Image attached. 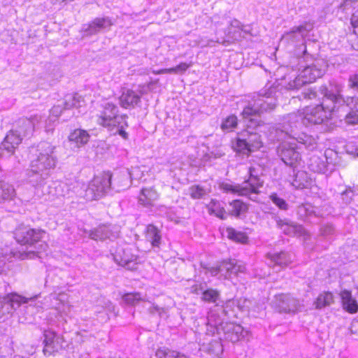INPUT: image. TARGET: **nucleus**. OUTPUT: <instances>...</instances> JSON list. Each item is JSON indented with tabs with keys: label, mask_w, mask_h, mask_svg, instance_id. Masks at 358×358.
I'll return each mask as SVG.
<instances>
[{
	"label": "nucleus",
	"mask_w": 358,
	"mask_h": 358,
	"mask_svg": "<svg viewBox=\"0 0 358 358\" xmlns=\"http://www.w3.org/2000/svg\"><path fill=\"white\" fill-rule=\"evenodd\" d=\"M257 117H252L249 119H245V120L248 121L249 123V126L253 128H257L259 127L263 126L264 122L260 119L256 118Z\"/></svg>",
	"instance_id": "58836bf2"
},
{
	"label": "nucleus",
	"mask_w": 358,
	"mask_h": 358,
	"mask_svg": "<svg viewBox=\"0 0 358 358\" xmlns=\"http://www.w3.org/2000/svg\"><path fill=\"white\" fill-rule=\"evenodd\" d=\"M253 138L247 141L236 136L231 141L232 150L238 155L250 157L251 153L260 150L264 146L261 136L257 133L252 134Z\"/></svg>",
	"instance_id": "7ed1b4c3"
},
{
	"label": "nucleus",
	"mask_w": 358,
	"mask_h": 358,
	"mask_svg": "<svg viewBox=\"0 0 358 358\" xmlns=\"http://www.w3.org/2000/svg\"><path fill=\"white\" fill-rule=\"evenodd\" d=\"M191 66H192L191 63L180 62L177 66L171 68V73H183Z\"/></svg>",
	"instance_id": "e433bc0d"
},
{
	"label": "nucleus",
	"mask_w": 358,
	"mask_h": 358,
	"mask_svg": "<svg viewBox=\"0 0 358 358\" xmlns=\"http://www.w3.org/2000/svg\"><path fill=\"white\" fill-rule=\"evenodd\" d=\"M127 117V115H118V109L115 103H108L98 116L97 122L99 125L104 127H117L120 123L117 120L121 118L124 120V126L127 127L128 124L125 120Z\"/></svg>",
	"instance_id": "423d86ee"
},
{
	"label": "nucleus",
	"mask_w": 358,
	"mask_h": 358,
	"mask_svg": "<svg viewBox=\"0 0 358 358\" xmlns=\"http://www.w3.org/2000/svg\"><path fill=\"white\" fill-rule=\"evenodd\" d=\"M262 111L260 109L255 108L252 106H246L243 108L241 115L243 120L249 119L252 117H260Z\"/></svg>",
	"instance_id": "473e14b6"
},
{
	"label": "nucleus",
	"mask_w": 358,
	"mask_h": 358,
	"mask_svg": "<svg viewBox=\"0 0 358 358\" xmlns=\"http://www.w3.org/2000/svg\"><path fill=\"white\" fill-rule=\"evenodd\" d=\"M346 102L348 106L355 105L357 107L345 115V122L349 124H356L358 123V97H348Z\"/></svg>",
	"instance_id": "aec40b11"
},
{
	"label": "nucleus",
	"mask_w": 358,
	"mask_h": 358,
	"mask_svg": "<svg viewBox=\"0 0 358 358\" xmlns=\"http://www.w3.org/2000/svg\"><path fill=\"white\" fill-rule=\"evenodd\" d=\"M342 101L343 97L340 93L327 92L320 104L303 108L302 114L309 122L321 124L331 118L333 113L336 109V104Z\"/></svg>",
	"instance_id": "f257e3e1"
},
{
	"label": "nucleus",
	"mask_w": 358,
	"mask_h": 358,
	"mask_svg": "<svg viewBox=\"0 0 358 358\" xmlns=\"http://www.w3.org/2000/svg\"><path fill=\"white\" fill-rule=\"evenodd\" d=\"M153 73L156 75L164 74V73H171V68L159 69L157 71H154Z\"/></svg>",
	"instance_id": "c03bdc74"
},
{
	"label": "nucleus",
	"mask_w": 358,
	"mask_h": 358,
	"mask_svg": "<svg viewBox=\"0 0 358 358\" xmlns=\"http://www.w3.org/2000/svg\"><path fill=\"white\" fill-rule=\"evenodd\" d=\"M352 47L355 50H358V36H356V38L352 41Z\"/></svg>",
	"instance_id": "49530a36"
},
{
	"label": "nucleus",
	"mask_w": 358,
	"mask_h": 358,
	"mask_svg": "<svg viewBox=\"0 0 358 358\" xmlns=\"http://www.w3.org/2000/svg\"><path fill=\"white\" fill-rule=\"evenodd\" d=\"M302 95L304 99H312L316 97L317 92L314 90L309 89L306 92H303Z\"/></svg>",
	"instance_id": "79ce46f5"
},
{
	"label": "nucleus",
	"mask_w": 358,
	"mask_h": 358,
	"mask_svg": "<svg viewBox=\"0 0 358 358\" xmlns=\"http://www.w3.org/2000/svg\"><path fill=\"white\" fill-rule=\"evenodd\" d=\"M341 303L343 309L350 314H355L358 312V303L352 296V292L348 289H343L339 292Z\"/></svg>",
	"instance_id": "ddd939ff"
},
{
	"label": "nucleus",
	"mask_w": 358,
	"mask_h": 358,
	"mask_svg": "<svg viewBox=\"0 0 358 358\" xmlns=\"http://www.w3.org/2000/svg\"><path fill=\"white\" fill-rule=\"evenodd\" d=\"M297 300L289 293H280L275 296L274 306L280 313H290L296 307Z\"/></svg>",
	"instance_id": "9d476101"
},
{
	"label": "nucleus",
	"mask_w": 358,
	"mask_h": 358,
	"mask_svg": "<svg viewBox=\"0 0 358 358\" xmlns=\"http://www.w3.org/2000/svg\"><path fill=\"white\" fill-rule=\"evenodd\" d=\"M147 234L151 238L152 246H159L161 241V235L159 229L154 225H149L147 229Z\"/></svg>",
	"instance_id": "7c9ffc66"
},
{
	"label": "nucleus",
	"mask_w": 358,
	"mask_h": 358,
	"mask_svg": "<svg viewBox=\"0 0 358 358\" xmlns=\"http://www.w3.org/2000/svg\"><path fill=\"white\" fill-rule=\"evenodd\" d=\"M220 189L224 193H231L238 196H246V189L241 185H233L227 182H222L220 185Z\"/></svg>",
	"instance_id": "5701e85b"
},
{
	"label": "nucleus",
	"mask_w": 358,
	"mask_h": 358,
	"mask_svg": "<svg viewBox=\"0 0 358 358\" xmlns=\"http://www.w3.org/2000/svg\"><path fill=\"white\" fill-rule=\"evenodd\" d=\"M220 292L215 289H207L202 293L201 299L207 303H215L219 299Z\"/></svg>",
	"instance_id": "2f4dec72"
},
{
	"label": "nucleus",
	"mask_w": 358,
	"mask_h": 358,
	"mask_svg": "<svg viewBox=\"0 0 358 358\" xmlns=\"http://www.w3.org/2000/svg\"><path fill=\"white\" fill-rule=\"evenodd\" d=\"M122 299L126 304L129 306H135L143 300L141 293L136 292L124 293L122 296Z\"/></svg>",
	"instance_id": "c85d7f7f"
},
{
	"label": "nucleus",
	"mask_w": 358,
	"mask_h": 358,
	"mask_svg": "<svg viewBox=\"0 0 358 358\" xmlns=\"http://www.w3.org/2000/svg\"><path fill=\"white\" fill-rule=\"evenodd\" d=\"M158 198L157 191L152 187L143 188L139 196V201L143 206H150Z\"/></svg>",
	"instance_id": "6ab92c4d"
},
{
	"label": "nucleus",
	"mask_w": 358,
	"mask_h": 358,
	"mask_svg": "<svg viewBox=\"0 0 358 358\" xmlns=\"http://www.w3.org/2000/svg\"><path fill=\"white\" fill-rule=\"evenodd\" d=\"M249 210V204L241 199H234L229 202L227 210V217L228 216L240 218L245 215Z\"/></svg>",
	"instance_id": "4468645a"
},
{
	"label": "nucleus",
	"mask_w": 358,
	"mask_h": 358,
	"mask_svg": "<svg viewBox=\"0 0 358 358\" xmlns=\"http://www.w3.org/2000/svg\"><path fill=\"white\" fill-rule=\"evenodd\" d=\"M113 174L110 171H103L96 176L90 182L88 190L93 194L94 199L102 197L111 187Z\"/></svg>",
	"instance_id": "39448f33"
},
{
	"label": "nucleus",
	"mask_w": 358,
	"mask_h": 358,
	"mask_svg": "<svg viewBox=\"0 0 358 358\" xmlns=\"http://www.w3.org/2000/svg\"><path fill=\"white\" fill-rule=\"evenodd\" d=\"M350 23L354 28V33L358 36V10L352 14Z\"/></svg>",
	"instance_id": "a19ab883"
},
{
	"label": "nucleus",
	"mask_w": 358,
	"mask_h": 358,
	"mask_svg": "<svg viewBox=\"0 0 358 358\" xmlns=\"http://www.w3.org/2000/svg\"><path fill=\"white\" fill-rule=\"evenodd\" d=\"M14 192V189L9 185L0 182V202L9 199Z\"/></svg>",
	"instance_id": "f704fd0d"
},
{
	"label": "nucleus",
	"mask_w": 358,
	"mask_h": 358,
	"mask_svg": "<svg viewBox=\"0 0 358 358\" xmlns=\"http://www.w3.org/2000/svg\"><path fill=\"white\" fill-rule=\"evenodd\" d=\"M119 104L124 109L134 108L141 100V96L132 89L123 87L119 96Z\"/></svg>",
	"instance_id": "1a4fd4ad"
},
{
	"label": "nucleus",
	"mask_w": 358,
	"mask_h": 358,
	"mask_svg": "<svg viewBox=\"0 0 358 358\" xmlns=\"http://www.w3.org/2000/svg\"><path fill=\"white\" fill-rule=\"evenodd\" d=\"M322 76V71L315 65L306 66L294 78V87L300 88L306 84L313 83Z\"/></svg>",
	"instance_id": "6e6552de"
},
{
	"label": "nucleus",
	"mask_w": 358,
	"mask_h": 358,
	"mask_svg": "<svg viewBox=\"0 0 358 358\" xmlns=\"http://www.w3.org/2000/svg\"><path fill=\"white\" fill-rule=\"evenodd\" d=\"M227 238L234 242L245 244L248 242V236L245 232L239 231L232 227L226 229Z\"/></svg>",
	"instance_id": "4be33fe9"
},
{
	"label": "nucleus",
	"mask_w": 358,
	"mask_h": 358,
	"mask_svg": "<svg viewBox=\"0 0 358 358\" xmlns=\"http://www.w3.org/2000/svg\"><path fill=\"white\" fill-rule=\"evenodd\" d=\"M90 134L86 130L81 129H75L71 131L68 136L69 142L80 148L86 145L90 141Z\"/></svg>",
	"instance_id": "2eb2a0df"
},
{
	"label": "nucleus",
	"mask_w": 358,
	"mask_h": 358,
	"mask_svg": "<svg viewBox=\"0 0 358 358\" xmlns=\"http://www.w3.org/2000/svg\"><path fill=\"white\" fill-rule=\"evenodd\" d=\"M156 355L158 358H189L185 354L169 348L159 349Z\"/></svg>",
	"instance_id": "bb28decb"
},
{
	"label": "nucleus",
	"mask_w": 358,
	"mask_h": 358,
	"mask_svg": "<svg viewBox=\"0 0 358 358\" xmlns=\"http://www.w3.org/2000/svg\"><path fill=\"white\" fill-rule=\"evenodd\" d=\"M137 249L134 245L126 244L117 247L113 252L115 261L122 266H128L130 264H137Z\"/></svg>",
	"instance_id": "0eeeda50"
},
{
	"label": "nucleus",
	"mask_w": 358,
	"mask_h": 358,
	"mask_svg": "<svg viewBox=\"0 0 358 358\" xmlns=\"http://www.w3.org/2000/svg\"><path fill=\"white\" fill-rule=\"evenodd\" d=\"M238 125V117L234 114H231L222 120L220 127L224 131H232L237 128Z\"/></svg>",
	"instance_id": "393cba45"
},
{
	"label": "nucleus",
	"mask_w": 358,
	"mask_h": 358,
	"mask_svg": "<svg viewBox=\"0 0 358 358\" xmlns=\"http://www.w3.org/2000/svg\"><path fill=\"white\" fill-rule=\"evenodd\" d=\"M277 227L285 234L292 236L296 234L297 227L295 224L289 223L285 220H278Z\"/></svg>",
	"instance_id": "c756f323"
},
{
	"label": "nucleus",
	"mask_w": 358,
	"mask_h": 358,
	"mask_svg": "<svg viewBox=\"0 0 358 358\" xmlns=\"http://www.w3.org/2000/svg\"><path fill=\"white\" fill-rule=\"evenodd\" d=\"M189 193L191 198L199 199L206 194V190L199 185H194L189 188Z\"/></svg>",
	"instance_id": "72a5a7b5"
},
{
	"label": "nucleus",
	"mask_w": 358,
	"mask_h": 358,
	"mask_svg": "<svg viewBox=\"0 0 358 358\" xmlns=\"http://www.w3.org/2000/svg\"><path fill=\"white\" fill-rule=\"evenodd\" d=\"M50 165V157L43 153H34L31 155V166L34 172L46 169Z\"/></svg>",
	"instance_id": "f3484780"
},
{
	"label": "nucleus",
	"mask_w": 358,
	"mask_h": 358,
	"mask_svg": "<svg viewBox=\"0 0 358 358\" xmlns=\"http://www.w3.org/2000/svg\"><path fill=\"white\" fill-rule=\"evenodd\" d=\"M269 197L273 203L280 210H286L288 208V204L286 201L284 199L278 196L276 193H272Z\"/></svg>",
	"instance_id": "c9c22d12"
},
{
	"label": "nucleus",
	"mask_w": 358,
	"mask_h": 358,
	"mask_svg": "<svg viewBox=\"0 0 358 358\" xmlns=\"http://www.w3.org/2000/svg\"><path fill=\"white\" fill-rule=\"evenodd\" d=\"M4 299L7 301L11 307H13L15 305L20 306V305L28 302V299L26 297L21 296L15 292L7 294Z\"/></svg>",
	"instance_id": "cd10ccee"
},
{
	"label": "nucleus",
	"mask_w": 358,
	"mask_h": 358,
	"mask_svg": "<svg viewBox=\"0 0 358 358\" xmlns=\"http://www.w3.org/2000/svg\"><path fill=\"white\" fill-rule=\"evenodd\" d=\"M22 138L16 131L10 130L0 144V149L13 154L22 143Z\"/></svg>",
	"instance_id": "9b49d317"
},
{
	"label": "nucleus",
	"mask_w": 358,
	"mask_h": 358,
	"mask_svg": "<svg viewBox=\"0 0 358 358\" xmlns=\"http://www.w3.org/2000/svg\"><path fill=\"white\" fill-rule=\"evenodd\" d=\"M348 83L351 89L358 91V73L350 76Z\"/></svg>",
	"instance_id": "ea45409f"
},
{
	"label": "nucleus",
	"mask_w": 358,
	"mask_h": 358,
	"mask_svg": "<svg viewBox=\"0 0 358 358\" xmlns=\"http://www.w3.org/2000/svg\"><path fill=\"white\" fill-rule=\"evenodd\" d=\"M118 134L124 138V139H127L128 138V134L127 133L124 131V127L123 126H121L118 130Z\"/></svg>",
	"instance_id": "a18cd8bd"
},
{
	"label": "nucleus",
	"mask_w": 358,
	"mask_h": 358,
	"mask_svg": "<svg viewBox=\"0 0 358 358\" xmlns=\"http://www.w3.org/2000/svg\"><path fill=\"white\" fill-rule=\"evenodd\" d=\"M267 256L273 262L279 266H287L291 263L289 256L285 252L269 253Z\"/></svg>",
	"instance_id": "a878e982"
},
{
	"label": "nucleus",
	"mask_w": 358,
	"mask_h": 358,
	"mask_svg": "<svg viewBox=\"0 0 358 358\" xmlns=\"http://www.w3.org/2000/svg\"><path fill=\"white\" fill-rule=\"evenodd\" d=\"M334 303V296L331 292L324 291L318 294L314 301L315 308L322 309Z\"/></svg>",
	"instance_id": "a211bd4d"
},
{
	"label": "nucleus",
	"mask_w": 358,
	"mask_h": 358,
	"mask_svg": "<svg viewBox=\"0 0 358 358\" xmlns=\"http://www.w3.org/2000/svg\"><path fill=\"white\" fill-rule=\"evenodd\" d=\"M218 347H219L220 350H221V348H221V345H218Z\"/></svg>",
	"instance_id": "de8ad7c7"
},
{
	"label": "nucleus",
	"mask_w": 358,
	"mask_h": 358,
	"mask_svg": "<svg viewBox=\"0 0 358 358\" xmlns=\"http://www.w3.org/2000/svg\"><path fill=\"white\" fill-rule=\"evenodd\" d=\"M312 29V26L308 24V23L305 22L302 24H300L297 27H294L289 33V34H295L297 32H303L305 31H309Z\"/></svg>",
	"instance_id": "4c0bfd02"
},
{
	"label": "nucleus",
	"mask_w": 358,
	"mask_h": 358,
	"mask_svg": "<svg viewBox=\"0 0 358 358\" xmlns=\"http://www.w3.org/2000/svg\"><path fill=\"white\" fill-rule=\"evenodd\" d=\"M45 234L46 231L40 228L20 226L14 231V238L21 245L32 247L41 242Z\"/></svg>",
	"instance_id": "f03ea898"
},
{
	"label": "nucleus",
	"mask_w": 358,
	"mask_h": 358,
	"mask_svg": "<svg viewBox=\"0 0 358 358\" xmlns=\"http://www.w3.org/2000/svg\"><path fill=\"white\" fill-rule=\"evenodd\" d=\"M50 113L55 117H59L62 114V109L59 106H54L50 109Z\"/></svg>",
	"instance_id": "37998d69"
},
{
	"label": "nucleus",
	"mask_w": 358,
	"mask_h": 358,
	"mask_svg": "<svg viewBox=\"0 0 358 358\" xmlns=\"http://www.w3.org/2000/svg\"><path fill=\"white\" fill-rule=\"evenodd\" d=\"M206 207L210 215H214L220 220L227 219V210L224 202L213 199L206 204Z\"/></svg>",
	"instance_id": "dca6fc26"
},
{
	"label": "nucleus",
	"mask_w": 358,
	"mask_h": 358,
	"mask_svg": "<svg viewBox=\"0 0 358 358\" xmlns=\"http://www.w3.org/2000/svg\"><path fill=\"white\" fill-rule=\"evenodd\" d=\"M113 22L108 17H96L89 24V29L91 31L96 32L104 29H110Z\"/></svg>",
	"instance_id": "412c9836"
},
{
	"label": "nucleus",
	"mask_w": 358,
	"mask_h": 358,
	"mask_svg": "<svg viewBox=\"0 0 358 358\" xmlns=\"http://www.w3.org/2000/svg\"><path fill=\"white\" fill-rule=\"evenodd\" d=\"M84 102V99L81 95L77 93L69 96L64 103V108L65 110H70L72 108H78L81 107V103Z\"/></svg>",
	"instance_id": "b1692460"
},
{
	"label": "nucleus",
	"mask_w": 358,
	"mask_h": 358,
	"mask_svg": "<svg viewBox=\"0 0 358 358\" xmlns=\"http://www.w3.org/2000/svg\"><path fill=\"white\" fill-rule=\"evenodd\" d=\"M43 337V352L45 355H54L68 346L64 336L52 329L45 330Z\"/></svg>",
	"instance_id": "20e7f679"
},
{
	"label": "nucleus",
	"mask_w": 358,
	"mask_h": 358,
	"mask_svg": "<svg viewBox=\"0 0 358 358\" xmlns=\"http://www.w3.org/2000/svg\"><path fill=\"white\" fill-rule=\"evenodd\" d=\"M255 169L253 166L248 169L249 177L245 182L246 185L243 186V189L247 191L246 196L250 194H259V189L264 185V180L258 176L255 175Z\"/></svg>",
	"instance_id": "f8f14e48"
}]
</instances>
